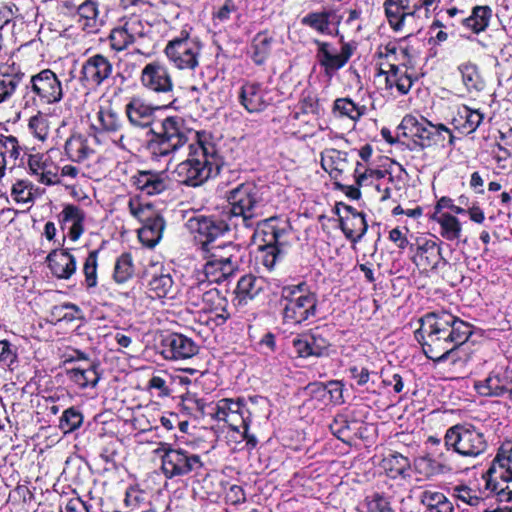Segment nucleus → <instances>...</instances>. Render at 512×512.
I'll return each mask as SVG.
<instances>
[{
  "label": "nucleus",
  "instance_id": "36",
  "mask_svg": "<svg viewBox=\"0 0 512 512\" xmlns=\"http://www.w3.org/2000/svg\"><path fill=\"white\" fill-rule=\"evenodd\" d=\"M493 16V10L488 5H477L472 8L469 17L464 18L462 23L465 27L472 30L473 33L479 34L484 32Z\"/></svg>",
  "mask_w": 512,
  "mask_h": 512
},
{
  "label": "nucleus",
  "instance_id": "1",
  "mask_svg": "<svg viewBox=\"0 0 512 512\" xmlns=\"http://www.w3.org/2000/svg\"><path fill=\"white\" fill-rule=\"evenodd\" d=\"M471 335V325L447 311L426 314L415 331L424 354L434 362L446 360Z\"/></svg>",
  "mask_w": 512,
  "mask_h": 512
},
{
  "label": "nucleus",
  "instance_id": "61",
  "mask_svg": "<svg viewBox=\"0 0 512 512\" xmlns=\"http://www.w3.org/2000/svg\"><path fill=\"white\" fill-rule=\"evenodd\" d=\"M453 495L461 500L462 502L470 505L476 506L479 504L481 498L478 497L474 490L465 485H459L453 488Z\"/></svg>",
  "mask_w": 512,
  "mask_h": 512
},
{
  "label": "nucleus",
  "instance_id": "9",
  "mask_svg": "<svg viewBox=\"0 0 512 512\" xmlns=\"http://www.w3.org/2000/svg\"><path fill=\"white\" fill-rule=\"evenodd\" d=\"M486 486L501 501H512V444H503L486 472Z\"/></svg>",
  "mask_w": 512,
  "mask_h": 512
},
{
  "label": "nucleus",
  "instance_id": "7",
  "mask_svg": "<svg viewBox=\"0 0 512 512\" xmlns=\"http://www.w3.org/2000/svg\"><path fill=\"white\" fill-rule=\"evenodd\" d=\"M155 452L161 458V470L167 479L198 475L204 469V463L198 454L173 447L169 443H160Z\"/></svg>",
  "mask_w": 512,
  "mask_h": 512
},
{
  "label": "nucleus",
  "instance_id": "51",
  "mask_svg": "<svg viewBox=\"0 0 512 512\" xmlns=\"http://www.w3.org/2000/svg\"><path fill=\"white\" fill-rule=\"evenodd\" d=\"M83 423L82 413L74 407L66 409L61 418L59 428L64 434L71 433L78 429Z\"/></svg>",
  "mask_w": 512,
  "mask_h": 512
},
{
  "label": "nucleus",
  "instance_id": "49",
  "mask_svg": "<svg viewBox=\"0 0 512 512\" xmlns=\"http://www.w3.org/2000/svg\"><path fill=\"white\" fill-rule=\"evenodd\" d=\"M436 220L442 228V236L444 238L452 241L460 237L461 224L455 216L449 213H442Z\"/></svg>",
  "mask_w": 512,
  "mask_h": 512
},
{
  "label": "nucleus",
  "instance_id": "4",
  "mask_svg": "<svg viewBox=\"0 0 512 512\" xmlns=\"http://www.w3.org/2000/svg\"><path fill=\"white\" fill-rule=\"evenodd\" d=\"M147 149L153 157H165L177 152L189 143L192 136L196 141L201 138L198 132H194L186 125V121L180 116H167L157 125L151 127Z\"/></svg>",
  "mask_w": 512,
  "mask_h": 512
},
{
  "label": "nucleus",
  "instance_id": "19",
  "mask_svg": "<svg viewBox=\"0 0 512 512\" xmlns=\"http://www.w3.org/2000/svg\"><path fill=\"white\" fill-rule=\"evenodd\" d=\"M28 167L36 180L44 185H55L60 183L59 167L46 154H30Z\"/></svg>",
  "mask_w": 512,
  "mask_h": 512
},
{
  "label": "nucleus",
  "instance_id": "30",
  "mask_svg": "<svg viewBox=\"0 0 512 512\" xmlns=\"http://www.w3.org/2000/svg\"><path fill=\"white\" fill-rule=\"evenodd\" d=\"M335 20V11L323 9L321 11L307 13L301 19V24L321 35H333V29L331 26Z\"/></svg>",
  "mask_w": 512,
  "mask_h": 512
},
{
  "label": "nucleus",
  "instance_id": "53",
  "mask_svg": "<svg viewBox=\"0 0 512 512\" xmlns=\"http://www.w3.org/2000/svg\"><path fill=\"white\" fill-rule=\"evenodd\" d=\"M110 47L114 51H123L133 44L122 25L113 28L109 34Z\"/></svg>",
  "mask_w": 512,
  "mask_h": 512
},
{
  "label": "nucleus",
  "instance_id": "50",
  "mask_svg": "<svg viewBox=\"0 0 512 512\" xmlns=\"http://www.w3.org/2000/svg\"><path fill=\"white\" fill-rule=\"evenodd\" d=\"M464 115H461V118H464V123L459 127L462 133H473L477 130V128L481 125L484 120V114L480 112L478 109H472L467 105H463Z\"/></svg>",
  "mask_w": 512,
  "mask_h": 512
},
{
  "label": "nucleus",
  "instance_id": "2",
  "mask_svg": "<svg viewBox=\"0 0 512 512\" xmlns=\"http://www.w3.org/2000/svg\"><path fill=\"white\" fill-rule=\"evenodd\" d=\"M220 157L215 145L199 138L189 144L188 158L179 163L174 174L176 180L186 186L197 187L219 173Z\"/></svg>",
  "mask_w": 512,
  "mask_h": 512
},
{
  "label": "nucleus",
  "instance_id": "20",
  "mask_svg": "<svg viewBox=\"0 0 512 512\" xmlns=\"http://www.w3.org/2000/svg\"><path fill=\"white\" fill-rule=\"evenodd\" d=\"M203 251L209 253L208 258L222 263L226 269L238 270L243 261L244 251L239 244L226 242L218 245L203 244Z\"/></svg>",
  "mask_w": 512,
  "mask_h": 512
},
{
  "label": "nucleus",
  "instance_id": "24",
  "mask_svg": "<svg viewBox=\"0 0 512 512\" xmlns=\"http://www.w3.org/2000/svg\"><path fill=\"white\" fill-rule=\"evenodd\" d=\"M286 227H280L275 218L264 220L261 227L255 231V236L262 242L259 248L280 247L285 248L288 235Z\"/></svg>",
  "mask_w": 512,
  "mask_h": 512
},
{
  "label": "nucleus",
  "instance_id": "16",
  "mask_svg": "<svg viewBox=\"0 0 512 512\" xmlns=\"http://www.w3.org/2000/svg\"><path fill=\"white\" fill-rule=\"evenodd\" d=\"M313 42L317 45V60L324 68L326 75H332L334 72L344 67L353 55L355 49L352 44L343 43L340 52L334 53L330 43L318 39H315Z\"/></svg>",
  "mask_w": 512,
  "mask_h": 512
},
{
  "label": "nucleus",
  "instance_id": "52",
  "mask_svg": "<svg viewBox=\"0 0 512 512\" xmlns=\"http://www.w3.org/2000/svg\"><path fill=\"white\" fill-rule=\"evenodd\" d=\"M333 109L334 112H338L341 116H347L352 120H357L363 115V110L349 98L336 99Z\"/></svg>",
  "mask_w": 512,
  "mask_h": 512
},
{
  "label": "nucleus",
  "instance_id": "58",
  "mask_svg": "<svg viewBox=\"0 0 512 512\" xmlns=\"http://www.w3.org/2000/svg\"><path fill=\"white\" fill-rule=\"evenodd\" d=\"M209 284L206 280L201 278V275H198L196 278V282L191 284L187 290V297L189 302L193 306H199L200 301L203 302V294L208 290Z\"/></svg>",
  "mask_w": 512,
  "mask_h": 512
},
{
  "label": "nucleus",
  "instance_id": "6",
  "mask_svg": "<svg viewBox=\"0 0 512 512\" xmlns=\"http://www.w3.org/2000/svg\"><path fill=\"white\" fill-rule=\"evenodd\" d=\"M447 451L462 457L475 459L488 449V441L484 432L470 423L456 424L447 429L444 436Z\"/></svg>",
  "mask_w": 512,
  "mask_h": 512
},
{
  "label": "nucleus",
  "instance_id": "5",
  "mask_svg": "<svg viewBox=\"0 0 512 512\" xmlns=\"http://www.w3.org/2000/svg\"><path fill=\"white\" fill-rule=\"evenodd\" d=\"M279 304L282 309L283 322L299 325L314 317L317 311V296L310 292L305 283L284 286L281 290Z\"/></svg>",
  "mask_w": 512,
  "mask_h": 512
},
{
  "label": "nucleus",
  "instance_id": "33",
  "mask_svg": "<svg viewBox=\"0 0 512 512\" xmlns=\"http://www.w3.org/2000/svg\"><path fill=\"white\" fill-rule=\"evenodd\" d=\"M339 221L340 229L345 237L353 243L360 241L368 228L364 214H355L345 218L340 216Z\"/></svg>",
  "mask_w": 512,
  "mask_h": 512
},
{
  "label": "nucleus",
  "instance_id": "8",
  "mask_svg": "<svg viewBox=\"0 0 512 512\" xmlns=\"http://www.w3.org/2000/svg\"><path fill=\"white\" fill-rule=\"evenodd\" d=\"M63 98V88L57 75L50 69H44L30 77L29 83L25 85L23 95L24 107L37 106L38 102L43 104H54Z\"/></svg>",
  "mask_w": 512,
  "mask_h": 512
},
{
  "label": "nucleus",
  "instance_id": "14",
  "mask_svg": "<svg viewBox=\"0 0 512 512\" xmlns=\"http://www.w3.org/2000/svg\"><path fill=\"white\" fill-rule=\"evenodd\" d=\"M113 73V64L102 54L88 57L81 66L79 81L88 89H96Z\"/></svg>",
  "mask_w": 512,
  "mask_h": 512
},
{
  "label": "nucleus",
  "instance_id": "17",
  "mask_svg": "<svg viewBox=\"0 0 512 512\" xmlns=\"http://www.w3.org/2000/svg\"><path fill=\"white\" fill-rule=\"evenodd\" d=\"M385 15L394 31H401L420 11L418 0H385Z\"/></svg>",
  "mask_w": 512,
  "mask_h": 512
},
{
  "label": "nucleus",
  "instance_id": "31",
  "mask_svg": "<svg viewBox=\"0 0 512 512\" xmlns=\"http://www.w3.org/2000/svg\"><path fill=\"white\" fill-rule=\"evenodd\" d=\"M64 150L71 161L78 163L85 161L94 153L88 138L82 134L71 135L65 142Z\"/></svg>",
  "mask_w": 512,
  "mask_h": 512
},
{
  "label": "nucleus",
  "instance_id": "10",
  "mask_svg": "<svg viewBox=\"0 0 512 512\" xmlns=\"http://www.w3.org/2000/svg\"><path fill=\"white\" fill-rule=\"evenodd\" d=\"M201 43L196 37L190 36L187 29L170 40L165 47V54L169 61L180 70H194L199 65Z\"/></svg>",
  "mask_w": 512,
  "mask_h": 512
},
{
  "label": "nucleus",
  "instance_id": "15",
  "mask_svg": "<svg viewBox=\"0 0 512 512\" xmlns=\"http://www.w3.org/2000/svg\"><path fill=\"white\" fill-rule=\"evenodd\" d=\"M188 230L196 234V238L199 239L201 245H210L225 232L231 229L230 223L227 219L218 220L213 217H206L203 215H197L189 218L186 222Z\"/></svg>",
  "mask_w": 512,
  "mask_h": 512
},
{
  "label": "nucleus",
  "instance_id": "11",
  "mask_svg": "<svg viewBox=\"0 0 512 512\" xmlns=\"http://www.w3.org/2000/svg\"><path fill=\"white\" fill-rule=\"evenodd\" d=\"M130 213L143 223L138 230V238L141 243L147 247H154L162 238L165 228L163 217L158 214L151 204L142 205L136 200H130L128 203Z\"/></svg>",
  "mask_w": 512,
  "mask_h": 512
},
{
  "label": "nucleus",
  "instance_id": "26",
  "mask_svg": "<svg viewBox=\"0 0 512 512\" xmlns=\"http://www.w3.org/2000/svg\"><path fill=\"white\" fill-rule=\"evenodd\" d=\"M512 373L503 375L491 373L485 380L475 383V388L483 396H502L506 392L511 395Z\"/></svg>",
  "mask_w": 512,
  "mask_h": 512
},
{
  "label": "nucleus",
  "instance_id": "23",
  "mask_svg": "<svg viewBox=\"0 0 512 512\" xmlns=\"http://www.w3.org/2000/svg\"><path fill=\"white\" fill-rule=\"evenodd\" d=\"M158 108L146 104L138 98H133L125 106V113L130 124L138 128H150L155 122V112Z\"/></svg>",
  "mask_w": 512,
  "mask_h": 512
},
{
  "label": "nucleus",
  "instance_id": "60",
  "mask_svg": "<svg viewBox=\"0 0 512 512\" xmlns=\"http://www.w3.org/2000/svg\"><path fill=\"white\" fill-rule=\"evenodd\" d=\"M211 406H213V403L206 404L203 399L196 398L194 396H188L184 403V408L186 410L195 411V416L198 418H203L206 415H209V407Z\"/></svg>",
  "mask_w": 512,
  "mask_h": 512
},
{
  "label": "nucleus",
  "instance_id": "34",
  "mask_svg": "<svg viewBox=\"0 0 512 512\" xmlns=\"http://www.w3.org/2000/svg\"><path fill=\"white\" fill-rule=\"evenodd\" d=\"M203 310L215 312L216 319H220L224 323L229 317L230 313L227 310L228 301L221 295L220 291L216 288H210L203 294Z\"/></svg>",
  "mask_w": 512,
  "mask_h": 512
},
{
  "label": "nucleus",
  "instance_id": "43",
  "mask_svg": "<svg viewBox=\"0 0 512 512\" xmlns=\"http://www.w3.org/2000/svg\"><path fill=\"white\" fill-rule=\"evenodd\" d=\"M236 270L229 269L218 261H215L212 258H208V261L204 265L202 273H199L198 275H201V278L203 280H206L207 283L210 285L212 283H220L230 276H232Z\"/></svg>",
  "mask_w": 512,
  "mask_h": 512
},
{
  "label": "nucleus",
  "instance_id": "21",
  "mask_svg": "<svg viewBox=\"0 0 512 512\" xmlns=\"http://www.w3.org/2000/svg\"><path fill=\"white\" fill-rule=\"evenodd\" d=\"M131 183L141 194L158 195L168 188V177L164 172L141 170L131 177Z\"/></svg>",
  "mask_w": 512,
  "mask_h": 512
},
{
  "label": "nucleus",
  "instance_id": "27",
  "mask_svg": "<svg viewBox=\"0 0 512 512\" xmlns=\"http://www.w3.org/2000/svg\"><path fill=\"white\" fill-rule=\"evenodd\" d=\"M77 24L87 33H96L103 26L98 4L93 0H86L77 8Z\"/></svg>",
  "mask_w": 512,
  "mask_h": 512
},
{
  "label": "nucleus",
  "instance_id": "48",
  "mask_svg": "<svg viewBox=\"0 0 512 512\" xmlns=\"http://www.w3.org/2000/svg\"><path fill=\"white\" fill-rule=\"evenodd\" d=\"M134 274V265L130 253L121 254L114 266L113 279L118 284L126 283Z\"/></svg>",
  "mask_w": 512,
  "mask_h": 512
},
{
  "label": "nucleus",
  "instance_id": "54",
  "mask_svg": "<svg viewBox=\"0 0 512 512\" xmlns=\"http://www.w3.org/2000/svg\"><path fill=\"white\" fill-rule=\"evenodd\" d=\"M131 41L136 43L139 39L146 37L145 23L137 16H132L122 24Z\"/></svg>",
  "mask_w": 512,
  "mask_h": 512
},
{
  "label": "nucleus",
  "instance_id": "37",
  "mask_svg": "<svg viewBox=\"0 0 512 512\" xmlns=\"http://www.w3.org/2000/svg\"><path fill=\"white\" fill-rule=\"evenodd\" d=\"M416 256L419 258L418 265L425 268L436 269L441 261L445 263L441 255V248L431 240H426L418 246Z\"/></svg>",
  "mask_w": 512,
  "mask_h": 512
},
{
  "label": "nucleus",
  "instance_id": "62",
  "mask_svg": "<svg viewBox=\"0 0 512 512\" xmlns=\"http://www.w3.org/2000/svg\"><path fill=\"white\" fill-rule=\"evenodd\" d=\"M17 354L12 345L7 340L0 341V365L10 367L16 362Z\"/></svg>",
  "mask_w": 512,
  "mask_h": 512
},
{
  "label": "nucleus",
  "instance_id": "59",
  "mask_svg": "<svg viewBox=\"0 0 512 512\" xmlns=\"http://www.w3.org/2000/svg\"><path fill=\"white\" fill-rule=\"evenodd\" d=\"M259 251L261 253V263L270 271L285 253L284 249L280 247L259 248Z\"/></svg>",
  "mask_w": 512,
  "mask_h": 512
},
{
  "label": "nucleus",
  "instance_id": "25",
  "mask_svg": "<svg viewBox=\"0 0 512 512\" xmlns=\"http://www.w3.org/2000/svg\"><path fill=\"white\" fill-rule=\"evenodd\" d=\"M48 267L58 279L68 280L76 272V259L67 250L54 249L46 257Z\"/></svg>",
  "mask_w": 512,
  "mask_h": 512
},
{
  "label": "nucleus",
  "instance_id": "29",
  "mask_svg": "<svg viewBox=\"0 0 512 512\" xmlns=\"http://www.w3.org/2000/svg\"><path fill=\"white\" fill-rule=\"evenodd\" d=\"M457 70L461 75L462 84L469 94H479L485 90L486 81L477 64L466 61L461 63Z\"/></svg>",
  "mask_w": 512,
  "mask_h": 512
},
{
  "label": "nucleus",
  "instance_id": "64",
  "mask_svg": "<svg viewBox=\"0 0 512 512\" xmlns=\"http://www.w3.org/2000/svg\"><path fill=\"white\" fill-rule=\"evenodd\" d=\"M367 509V512H393L388 499L379 494H375L367 503Z\"/></svg>",
  "mask_w": 512,
  "mask_h": 512
},
{
  "label": "nucleus",
  "instance_id": "56",
  "mask_svg": "<svg viewBox=\"0 0 512 512\" xmlns=\"http://www.w3.org/2000/svg\"><path fill=\"white\" fill-rule=\"evenodd\" d=\"M28 128L34 137L40 141H45L49 135L48 121L41 113L30 118Z\"/></svg>",
  "mask_w": 512,
  "mask_h": 512
},
{
  "label": "nucleus",
  "instance_id": "22",
  "mask_svg": "<svg viewBox=\"0 0 512 512\" xmlns=\"http://www.w3.org/2000/svg\"><path fill=\"white\" fill-rule=\"evenodd\" d=\"M24 77L25 73L15 63L0 64V104L13 98Z\"/></svg>",
  "mask_w": 512,
  "mask_h": 512
},
{
  "label": "nucleus",
  "instance_id": "12",
  "mask_svg": "<svg viewBox=\"0 0 512 512\" xmlns=\"http://www.w3.org/2000/svg\"><path fill=\"white\" fill-rule=\"evenodd\" d=\"M402 128L409 129L414 143L421 149L438 144L444 146L446 137L443 136V132H449V128L444 124L434 125L426 119L420 122L410 115L402 119Z\"/></svg>",
  "mask_w": 512,
  "mask_h": 512
},
{
  "label": "nucleus",
  "instance_id": "45",
  "mask_svg": "<svg viewBox=\"0 0 512 512\" xmlns=\"http://www.w3.org/2000/svg\"><path fill=\"white\" fill-rule=\"evenodd\" d=\"M97 121L101 130L107 133L119 132L123 126L120 115L110 105L100 107L97 112Z\"/></svg>",
  "mask_w": 512,
  "mask_h": 512
},
{
  "label": "nucleus",
  "instance_id": "41",
  "mask_svg": "<svg viewBox=\"0 0 512 512\" xmlns=\"http://www.w3.org/2000/svg\"><path fill=\"white\" fill-rule=\"evenodd\" d=\"M347 163V153L336 149L327 151L322 155L321 165L325 171H328L330 176L337 179L345 170Z\"/></svg>",
  "mask_w": 512,
  "mask_h": 512
},
{
  "label": "nucleus",
  "instance_id": "3",
  "mask_svg": "<svg viewBox=\"0 0 512 512\" xmlns=\"http://www.w3.org/2000/svg\"><path fill=\"white\" fill-rule=\"evenodd\" d=\"M228 206L223 216L230 225L238 229L254 228L259 216L258 209L263 203L262 187L254 182H245L231 189L227 194Z\"/></svg>",
  "mask_w": 512,
  "mask_h": 512
},
{
  "label": "nucleus",
  "instance_id": "28",
  "mask_svg": "<svg viewBox=\"0 0 512 512\" xmlns=\"http://www.w3.org/2000/svg\"><path fill=\"white\" fill-rule=\"evenodd\" d=\"M265 92L259 83H245L239 93V100L250 113L261 112L267 107Z\"/></svg>",
  "mask_w": 512,
  "mask_h": 512
},
{
  "label": "nucleus",
  "instance_id": "32",
  "mask_svg": "<svg viewBox=\"0 0 512 512\" xmlns=\"http://www.w3.org/2000/svg\"><path fill=\"white\" fill-rule=\"evenodd\" d=\"M416 471L426 478H432L439 474L450 473L454 467L448 461H436L430 454L419 457L414 461Z\"/></svg>",
  "mask_w": 512,
  "mask_h": 512
},
{
  "label": "nucleus",
  "instance_id": "55",
  "mask_svg": "<svg viewBox=\"0 0 512 512\" xmlns=\"http://www.w3.org/2000/svg\"><path fill=\"white\" fill-rule=\"evenodd\" d=\"M97 258L98 251H90L83 267L85 283L87 288H93L97 285Z\"/></svg>",
  "mask_w": 512,
  "mask_h": 512
},
{
  "label": "nucleus",
  "instance_id": "38",
  "mask_svg": "<svg viewBox=\"0 0 512 512\" xmlns=\"http://www.w3.org/2000/svg\"><path fill=\"white\" fill-rule=\"evenodd\" d=\"M241 408L240 402H233L231 399H221L218 403L209 407V416L216 420H223L229 423L231 430L239 432V426L230 423L229 417L237 414Z\"/></svg>",
  "mask_w": 512,
  "mask_h": 512
},
{
  "label": "nucleus",
  "instance_id": "13",
  "mask_svg": "<svg viewBox=\"0 0 512 512\" xmlns=\"http://www.w3.org/2000/svg\"><path fill=\"white\" fill-rule=\"evenodd\" d=\"M141 83L149 91L162 95L168 106L174 101V84L168 69L158 62L148 63L141 72Z\"/></svg>",
  "mask_w": 512,
  "mask_h": 512
},
{
  "label": "nucleus",
  "instance_id": "39",
  "mask_svg": "<svg viewBox=\"0 0 512 512\" xmlns=\"http://www.w3.org/2000/svg\"><path fill=\"white\" fill-rule=\"evenodd\" d=\"M273 37L265 32H260L255 35L250 46V56L256 65H262L266 62L271 53V45Z\"/></svg>",
  "mask_w": 512,
  "mask_h": 512
},
{
  "label": "nucleus",
  "instance_id": "57",
  "mask_svg": "<svg viewBox=\"0 0 512 512\" xmlns=\"http://www.w3.org/2000/svg\"><path fill=\"white\" fill-rule=\"evenodd\" d=\"M310 343V353L312 356L321 357L327 353L330 342L320 333L319 330H314L307 334Z\"/></svg>",
  "mask_w": 512,
  "mask_h": 512
},
{
  "label": "nucleus",
  "instance_id": "63",
  "mask_svg": "<svg viewBox=\"0 0 512 512\" xmlns=\"http://www.w3.org/2000/svg\"><path fill=\"white\" fill-rule=\"evenodd\" d=\"M12 195L18 203H29L33 200L31 190L28 189V186L23 181H19L13 185Z\"/></svg>",
  "mask_w": 512,
  "mask_h": 512
},
{
  "label": "nucleus",
  "instance_id": "44",
  "mask_svg": "<svg viewBox=\"0 0 512 512\" xmlns=\"http://www.w3.org/2000/svg\"><path fill=\"white\" fill-rule=\"evenodd\" d=\"M264 287V280L252 274L242 276L236 287V292L242 299H253Z\"/></svg>",
  "mask_w": 512,
  "mask_h": 512
},
{
  "label": "nucleus",
  "instance_id": "46",
  "mask_svg": "<svg viewBox=\"0 0 512 512\" xmlns=\"http://www.w3.org/2000/svg\"><path fill=\"white\" fill-rule=\"evenodd\" d=\"M384 468L391 478H406L411 467L410 460L400 453H393L383 460Z\"/></svg>",
  "mask_w": 512,
  "mask_h": 512
},
{
  "label": "nucleus",
  "instance_id": "40",
  "mask_svg": "<svg viewBox=\"0 0 512 512\" xmlns=\"http://www.w3.org/2000/svg\"><path fill=\"white\" fill-rule=\"evenodd\" d=\"M97 367L98 364L92 363L87 368H72L67 370V376L81 388H86L88 386L95 387L100 379Z\"/></svg>",
  "mask_w": 512,
  "mask_h": 512
},
{
  "label": "nucleus",
  "instance_id": "18",
  "mask_svg": "<svg viewBox=\"0 0 512 512\" xmlns=\"http://www.w3.org/2000/svg\"><path fill=\"white\" fill-rule=\"evenodd\" d=\"M160 348L161 354L168 360L188 359L198 352V346L191 338L178 333H170L164 336Z\"/></svg>",
  "mask_w": 512,
  "mask_h": 512
},
{
  "label": "nucleus",
  "instance_id": "47",
  "mask_svg": "<svg viewBox=\"0 0 512 512\" xmlns=\"http://www.w3.org/2000/svg\"><path fill=\"white\" fill-rule=\"evenodd\" d=\"M149 289L154 292L158 298H174V282L170 274L161 273L154 275L149 281Z\"/></svg>",
  "mask_w": 512,
  "mask_h": 512
},
{
  "label": "nucleus",
  "instance_id": "42",
  "mask_svg": "<svg viewBox=\"0 0 512 512\" xmlns=\"http://www.w3.org/2000/svg\"><path fill=\"white\" fill-rule=\"evenodd\" d=\"M420 501L429 512L454 511L452 502L440 492L425 490L421 494Z\"/></svg>",
  "mask_w": 512,
  "mask_h": 512
},
{
  "label": "nucleus",
  "instance_id": "35",
  "mask_svg": "<svg viewBox=\"0 0 512 512\" xmlns=\"http://www.w3.org/2000/svg\"><path fill=\"white\" fill-rule=\"evenodd\" d=\"M61 222L71 223L69 229V237L71 240L76 241L84 232L83 222L85 220L84 211L76 205L67 204L63 208L61 214Z\"/></svg>",
  "mask_w": 512,
  "mask_h": 512
}]
</instances>
